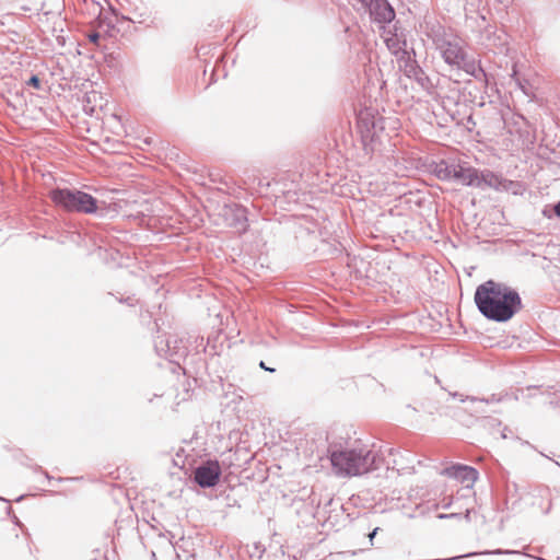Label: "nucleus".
Here are the masks:
<instances>
[{"instance_id":"obj_16","label":"nucleus","mask_w":560,"mask_h":560,"mask_svg":"<svg viewBox=\"0 0 560 560\" xmlns=\"http://www.w3.org/2000/svg\"><path fill=\"white\" fill-rule=\"evenodd\" d=\"M377 530H378V528L376 527V528H374V530L372 533L369 534V538H370L371 544L373 542V539H374Z\"/></svg>"},{"instance_id":"obj_18","label":"nucleus","mask_w":560,"mask_h":560,"mask_svg":"<svg viewBox=\"0 0 560 560\" xmlns=\"http://www.w3.org/2000/svg\"><path fill=\"white\" fill-rule=\"evenodd\" d=\"M553 210L556 215L560 218V201L555 206Z\"/></svg>"},{"instance_id":"obj_17","label":"nucleus","mask_w":560,"mask_h":560,"mask_svg":"<svg viewBox=\"0 0 560 560\" xmlns=\"http://www.w3.org/2000/svg\"><path fill=\"white\" fill-rule=\"evenodd\" d=\"M259 366H260L261 369L266 370V371H269V372H273V371H275L273 369L266 366V364H265V362H264V361H261V362L259 363Z\"/></svg>"},{"instance_id":"obj_10","label":"nucleus","mask_w":560,"mask_h":560,"mask_svg":"<svg viewBox=\"0 0 560 560\" xmlns=\"http://www.w3.org/2000/svg\"><path fill=\"white\" fill-rule=\"evenodd\" d=\"M478 182L479 185H476L477 188L490 187L498 189L502 184L500 176L491 171L479 172Z\"/></svg>"},{"instance_id":"obj_8","label":"nucleus","mask_w":560,"mask_h":560,"mask_svg":"<svg viewBox=\"0 0 560 560\" xmlns=\"http://www.w3.org/2000/svg\"><path fill=\"white\" fill-rule=\"evenodd\" d=\"M447 476L463 483L465 487H471L477 480V471L472 467L455 465L444 471Z\"/></svg>"},{"instance_id":"obj_7","label":"nucleus","mask_w":560,"mask_h":560,"mask_svg":"<svg viewBox=\"0 0 560 560\" xmlns=\"http://www.w3.org/2000/svg\"><path fill=\"white\" fill-rule=\"evenodd\" d=\"M441 49L442 56L448 65L468 70L469 65L466 62V52L458 43L447 42Z\"/></svg>"},{"instance_id":"obj_15","label":"nucleus","mask_w":560,"mask_h":560,"mask_svg":"<svg viewBox=\"0 0 560 560\" xmlns=\"http://www.w3.org/2000/svg\"><path fill=\"white\" fill-rule=\"evenodd\" d=\"M98 38H100V35L97 33H92V34L89 35L90 42H92L94 44H97Z\"/></svg>"},{"instance_id":"obj_4","label":"nucleus","mask_w":560,"mask_h":560,"mask_svg":"<svg viewBox=\"0 0 560 560\" xmlns=\"http://www.w3.org/2000/svg\"><path fill=\"white\" fill-rule=\"evenodd\" d=\"M446 171L448 177L456 179L465 186L476 187V185H479V171L466 163L452 164Z\"/></svg>"},{"instance_id":"obj_13","label":"nucleus","mask_w":560,"mask_h":560,"mask_svg":"<svg viewBox=\"0 0 560 560\" xmlns=\"http://www.w3.org/2000/svg\"><path fill=\"white\" fill-rule=\"evenodd\" d=\"M477 404L475 401H470L469 406H460L458 407V409L460 411H465V412H471V411H475L476 410V406Z\"/></svg>"},{"instance_id":"obj_1","label":"nucleus","mask_w":560,"mask_h":560,"mask_svg":"<svg viewBox=\"0 0 560 560\" xmlns=\"http://www.w3.org/2000/svg\"><path fill=\"white\" fill-rule=\"evenodd\" d=\"M475 302L483 316L495 322L509 320L521 307L517 292L493 280L477 288Z\"/></svg>"},{"instance_id":"obj_9","label":"nucleus","mask_w":560,"mask_h":560,"mask_svg":"<svg viewBox=\"0 0 560 560\" xmlns=\"http://www.w3.org/2000/svg\"><path fill=\"white\" fill-rule=\"evenodd\" d=\"M107 105V100L97 91H91L85 95L84 110L91 116L100 117Z\"/></svg>"},{"instance_id":"obj_2","label":"nucleus","mask_w":560,"mask_h":560,"mask_svg":"<svg viewBox=\"0 0 560 560\" xmlns=\"http://www.w3.org/2000/svg\"><path fill=\"white\" fill-rule=\"evenodd\" d=\"M376 456L366 446L334 451L330 463L337 476L357 477L376 468Z\"/></svg>"},{"instance_id":"obj_11","label":"nucleus","mask_w":560,"mask_h":560,"mask_svg":"<svg viewBox=\"0 0 560 560\" xmlns=\"http://www.w3.org/2000/svg\"><path fill=\"white\" fill-rule=\"evenodd\" d=\"M104 128H108V131L113 135L120 136L124 132V127L121 125L120 118L115 114H109L106 116V121H104Z\"/></svg>"},{"instance_id":"obj_14","label":"nucleus","mask_w":560,"mask_h":560,"mask_svg":"<svg viewBox=\"0 0 560 560\" xmlns=\"http://www.w3.org/2000/svg\"><path fill=\"white\" fill-rule=\"evenodd\" d=\"M28 85H32L33 88L35 89H39L40 88V81L38 79V77L36 75H33L28 82H27Z\"/></svg>"},{"instance_id":"obj_5","label":"nucleus","mask_w":560,"mask_h":560,"mask_svg":"<svg viewBox=\"0 0 560 560\" xmlns=\"http://www.w3.org/2000/svg\"><path fill=\"white\" fill-rule=\"evenodd\" d=\"M369 10L371 18L380 23H389L395 18L393 8L386 0H358Z\"/></svg>"},{"instance_id":"obj_12","label":"nucleus","mask_w":560,"mask_h":560,"mask_svg":"<svg viewBox=\"0 0 560 560\" xmlns=\"http://www.w3.org/2000/svg\"><path fill=\"white\" fill-rule=\"evenodd\" d=\"M447 409H450V406L441 404L440 401L428 405V411L431 415L438 413L440 416H448L450 413L447 412Z\"/></svg>"},{"instance_id":"obj_3","label":"nucleus","mask_w":560,"mask_h":560,"mask_svg":"<svg viewBox=\"0 0 560 560\" xmlns=\"http://www.w3.org/2000/svg\"><path fill=\"white\" fill-rule=\"evenodd\" d=\"M52 202L67 211L93 213L96 211V200L89 194L70 190L55 189L49 194Z\"/></svg>"},{"instance_id":"obj_6","label":"nucleus","mask_w":560,"mask_h":560,"mask_svg":"<svg viewBox=\"0 0 560 560\" xmlns=\"http://www.w3.org/2000/svg\"><path fill=\"white\" fill-rule=\"evenodd\" d=\"M221 476V467L217 460H208L195 470V480L201 487H213Z\"/></svg>"}]
</instances>
